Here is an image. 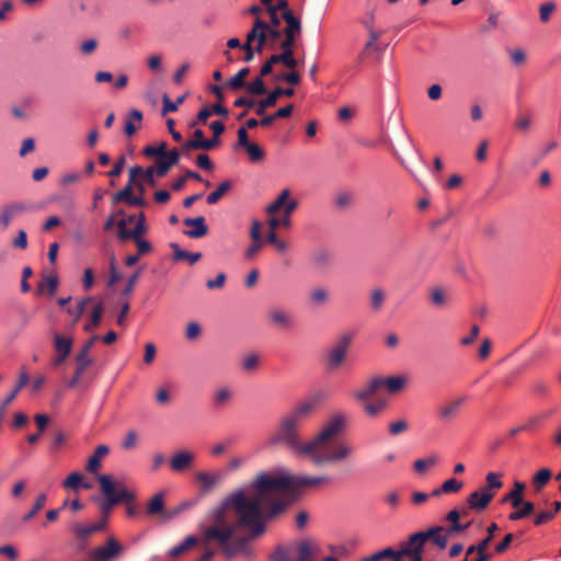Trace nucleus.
<instances>
[{
	"label": "nucleus",
	"mask_w": 561,
	"mask_h": 561,
	"mask_svg": "<svg viewBox=\"0 0 561 561\" xmlns=\"http://www.w3.org/2000/svg\"><path fill=\"white\" fill-rule=\"evenodd\" d=\"M316 405L314 398L296 405L290 413L282 419L275 434L268 439V445L282 444L295 455L308 457L317 467L348 458L353 453L351 446L345 443L329 445V442L341 434L346 426L347 416L343 412L334 413L314 438L307 443L301 442L300 427Z\"/></svg>",
	"instance_id": "f257e3e1"
},
{
	"label": "nucleus",
	"mask_w": 561,
	"mask_h": 561,
	"mask_svg": "<svg viewBox=\"0 0 561 561\" xmlns=\"http://www.w3.org/2000/svg\"><path fill=\"white\" fill-rule=\"evenodd\" d=\"M331 482L328 476H272L260 473L250 489V496L244 493L233 499V505L241 514V522L252 524L260 511H268L271 516L283 512L295 499L300 489L319 488Z\"/></svg>",
	"instance_id": "f03ea898"
},
{
	"label": "nucleus",
	"mask_w": 561,
	"mask_h": 561,
	"mask_svg": "<svg viewBox=\"0 0 561 561\" xmlns=\"http://www.w3.org/2000/svg\"><path fill=\"white\" fill-rule=\"evenodd\" d=\"M243 491H238L229 496L215 513V524L204 530V541H217L227 558H232L240 552L248 551L250 539L260 536L264 531L260 511L257 518L252 524L241 522V514L233 505V499Z\"/></svg>",
	"instance_id": "7ed1b4c3"
},
{
	"label": "nucleus",
	"mask_w": 561,
	"mask_h": 561,
	"mask_svg": "<svg viewBox=\"0 0 561 561\" xmlns=\"http://www.w3.org/2000/svg\"><path fill=\"white\" fill-rule=\"evenodd\" d=\"M100 489L106 501L101 506V515L108 516L113 506L121 502H133L135 494L127 490L121 482H114L112 476L100 474L98 477Z\"/></svg>",
	"instance_id": "20e7f679"
},
{
	"label": "nucleus",
	"mask_w": 561,
	"mask_h": 561,
	"mask_svg": "<svg viewBox=\"0 0 561 561\" xmlns=\"http://www.w3.org/2000/svg\"><path fill=\"white\" fill-rule=\"evenodd\" d=\"M432 531H417L412 534L409 539L400 545L398 550L404 554L409 561H423V552L428 536Z\"/></svg>",
	"instance_id": "39448f33"
},
{
	"label": "nucleus",
	"mask_w": 561,
	"mask_h": 561,
	"mask_svg": "<svg viewBox=\"0 0 561 561\" xmlns=\"http://www.w3.org/2000/svg\"><path fill=\"white\" fill-rule=\"evenodd\" d=\"M282 16L286 26L283 30L284 39L280 42L279 48L280 50L294 49L296 41L302 32L301 20L293 11L283 12Z\"/></svg>",
	"instance_id": "423d86ee"
},
{
	"label": "nucleus",
	"mask_w": 561,
	"mask_h": 561,
	"mask_svg": "<svg viewBox=\"0 0 561 561\" xmlns=\"http://www.w3.org/2000/svg\"><path fill=\"white\" fill-rule=\"evenodd\" d=\"M124 551L123 546L115 537H108L105 546L93 549L89 554L90 561H112Z\"/></svg>",
	"instance_id": "0eeeda50"
},
{
	"label": "nucleus",
	"mask_w": 561,
	"mask_h": 561,
	"mask_svg": "<svg viewBox=\"0 0 561 561\" xmlns=\"http://www.w3.org/2000/svg\"><path fill=\"white\" fill-rule=\"evenodd\" d=\"M352 339V334L344 333L340 336L337 343L330 350L327 362L330 370L336 369L342 365L346 357Z\"/></svg>",
	"instance_id": "6e6552de"
},
{
	"label": "nucleus",
	"mask_w": 561,
	"mask_h": 561,
	"mask_svg": "<svg viewBox=\"0 0 561 561\" xmlns=\"http://www.w3.org/2000/svg\"><path fill=\"white\" fill-rule=\"evenodd\" d=\"M266 319L270 325L279 330H290L295 325L294 316L279 306L268 308Z\"/></svg>",
	"instance_id": "1a4fd4ad"
},
{
	"label": "nucleus",
	"mask_w": 561,
	"mask_h": 561,
	"mask_svg": "<svg viewBox=\"0 0 561 561\" xmlns=\"http://www.w3.org/2000/svg\"><path fill=\"white\" fill-rule=\"evenodd\" d=\"M28 209L26 204L22 202H13L3 205L0 208V230L8 229L10 224Z\"/></svg>",
	"instance_id": "9d476101"
},
{
	"label": "nucleus",
	"mask_w": 561,
	"mask_h": 561,
	"mask_svg": "<svg viewBox=\"0 0 561 561\" xmlns=\"http://www.w3.org/2000/svg\"><path fill=\"white\" fill-rule=\"evenodd\" d=\"M295 94V90L293 88H282L276 87L273 91H271L267 96L257 102V106L255 108V114L259 116L264 115L266 108L274 106L277 103V100L280 96H293Z\"/></svg>",
	"instance_id": "9b49d317"
},
{
	"label": "nucleus",
	"mask_w": 561,
	"mask_h": 561,
	"mask_svg": "<svg viewBox=\"0 0 561 561\" xmlns=\"http://www.w3.org/2000/svg\"><path fill=\"white\" fill-rule=\"evenodd\" d=\"M381 388V378L374 377L363 387L351 391V397L358 402H366Z\"/></svg>",
	"instance_id": "f8f14e48"
},
{
	"label": "nucleus",
	"mask_w": 561,
	"mask_h": 561,
	"mask_svg": "<svg viewBox=\"0 0 561 561\" xmlns=\"http://www.w3.org/2000/svg\"><path fill=\"white\" fill-rule=\"evenodd\" d=\"M194 463V455L188 450H180L170 459V468L174 472L190 470Z\"/></svg>",
	"instance_id": "ddd939ff"
},
{
	"label": "nucleus",
	"mask_w": 561,
	"mask_h": 561,
	"mask_svg": "<svg viewBox=\"0 0 561 561\" xmlns=\"http://www.w3.org/2000/svg\"><path fill=\"white\" fill-rule=\"evenodd\" d=\"M98 339V335L90 337L77 354L76 364L79 368V373H84L85 369L92 364V359L90 358L89 353Z\"/></svg>",
	"instance_id": "4468645a"
},
{
	"label": "nucleus",
	"mask_w": 561,
	"mask_h": 561,
	"mask_svg": "<svg viewBox=\"0 0 561 561\" xmlns=\"http://www.w3.org/2000/svg\"><path fill=\"white\" fill-rule=\"evenodd\" d=\"M183 222L187 227H193V229L184 232L190 238L198 239L206 236L208 232V228L203 216L186 218Z\"/></svg>",
	"instance_id": "2eb2a0df"
},
{
	"label": "nucleus",
	"mask_w": 561,
	"mask_h": 561,
	"mask_svg": "<svg viewBox=\"0 0 561 561\" xmlns=\"http://www.w3.org/2000/svg\"><path fill=\"white\" fill-rule=\"evenodd\" d=\"M494 496L495 494H482L480 491H474L468 496V506L470 510L483 511Z\"/></svg>",
	"instance_id": "dca6fc26"
},
{
	"label": "nucleus",
	"mask_w": 561,
	"mask_h": 561,
	"mask_svg": "<svg viewBox=\"0 0 561 561\" xmlns=\"http://www.w3.org/2000/svg\"><path fill=\"white\" fill-rule=\"evenodd\" d=\"M330 300V293L325 287L318 286L312 288L308 294V302L311 307H322Z\"/></svg>",
	"instance_id": "f3484780"
},
{
	"label": "nucleus",
	"mask_w": 561,
	"mask_h": 561,
	"mask_svg": "<svg viewBox=\"0 0 561 561\" xmlns=\"http://www.w3.org/2000/svg\"><path fill=\"white\" fill-rule=\"evenodd\" d=\"M110 453L106 445H99L93 455L88 459L85 469L91 473H96L101 468V460Z\"/></svg>",
	"instance_id": "a211bd4d"
},
{
	"label": "nucleus",
	"mask_w": 561,
	"mask_h": 561,
	"mask_svg": "<svg viewBox=\"0 0 561 561\" xmlns=\"http://www.w3.org/2000/svg\"><path fill=\"white\" fill-rule=\"evenodd\" d=\"M197 482L201 484L202 491L204 493H208L211 491L221 480L222 476L220 473H207L199 471L195 476Z\"/></svg>",
	"instance_id": "6ab92c4d"
},
{
	"label": "nucleus",
	"mask_w": 561,
	"mask_h": 561,
	"mask_svg": "<svg viewBox=\"0 0 561 561\" xmlns=\"http://www.w3.org/2000/svg\"><path fill=\"white\" fill-rule=\"evenodd\" d=\"M426 531H432V535L428 536V540H432L433 545L438 549L444 550L447 548L450 536L443 526H434Z\"/></svg>",
	"instance_id": "aec40b11"
},
{
	"label": "nucleus",
	"mask_w": 561,
	"mask_h": 561,
	"mask_svg": "<svg viewBox=\"0 0 561 561\" xmlns=\"http://www.w3.org/2000/svg\"><path fill=\"white\" fill-rule=\"evenodd\" d=\"M524 491L525 483L516 481L513 490L504 496L503 502H510L514 508H518L525 502L523 497Z\"/></svg>",
	"instance_id": "412c9836"
},
{
	"label": "nucleus",
	"mask_w": 561,
	"mask_h": 561,
	"mask_svg": "<svg viewBox=\"0 0 561 561\" xmlns=\"http://www.w3.org/2000/svg\"><path fill=\"white\" fill-rule=\"evenodd\" d=\"M465 400H466V397H460V398L453 400L450 403H448L447 405L443 407L439 410L438 417L442 421H449L459 411V409L463 404Z\"/></svg>",
	"instance_id": "4be33fe9"
},
{
	"label": "nucleus",
	"mask_w": 561,
	"mask_h": 561,
	"mask_svg": "<svg viewBox=\"0 0 561 561\" xmlns=\"http://www.w3.org/2000/svg\"><path fill=\"white\" fill-rule=\"evenodd\" d=\"M449 294L442 287H434L430 290V301L436 308H445L449 304Z\"/></svg>",
	"instance_id": "5701e85b"
},
{
	"label": "nucleus",
	"mask_w": 561,
	"mask_h": 561,
	"mask_svg": "<svg viewBox=\"0 0 561 561\" xmlns=\"http://www.w3.org/2000/svg\"><path fill=\"white\" fill-rule=\"evenodd\" d=\"M28 374L25 371L24 368H22L16 386L11 391V393L5 398L3 403L0 405V409H3V415L5 414L7 407L16 398L20 390L28 382Z\"/></svg>",
	"instance_id": "b1692460"
},
{
	"label": "nucleus",
	"mask_w": 561,
	"mask_h": 561,
	"mask_svg": "<svg viewBox=\"0 0 561 561\" xmlns=\"http://www.w3.org/2000/svg\"><path fill=\"white\" fill-rule=\"evenodd\" d=\"M54 348L57 354L69 356L72 350V340L62 334H54Z\"/></svg>",
	"instance_id": "393cba45"
},
{
	"label": "nucleus",
	"mask_w": 561,
	"mask_h": 561,
	"mask_svg": "<svg viewBox=\"0 0 561 561\" xmlns=\"http://www.w3.org/2000/svg\"><path fill=\"white\" fill-rule=\"evenodd\" d=\"M58 278L57 276H45L43 279L38 283L36 288L37 295H43L47 293L48 296L55 295L57 287H58Z\"/></svg>",
	"instance_id": "a878e982"
},
{
	"label": "nucleus",
	"mask_w": 561,
	"mask_h": 561,
	"mask_svg": "<svg viewBox=\"0 0 561 561\" xmlns=\"http://www.w3.org/2000/svg\"><path fill=\"white\" fill-rule=\"evenodd\" d=\"M552 472L548 468L540 469L533 478V486L535 492H540L545 485L549 482L551 479Z\"/></svg>",
	"instance_id": "bb28decb"
},
{
	"label": "nucleus",
	"mask_w": 561,
	"mask_h": 561,
	"mask_svg": "<svg viewBox=\"0 0 561 561\" xmlns=\"http://www.w3.org/2000/svg\"><path fill=\"white\" fill-rule=\"evenodd\" d=\"M265 28V21L256 16L253 22L252 28L247 34V39L244 44L252 45L254 41H259L260 36L265 35L263 30Z\"/></svg>",
	"instance_id": "cd10ccee"
},
{
	"label": "nucleus",
	"mask_w": 561,
	"mask_h": 561,
	"mask_svg": "<svg viewBox=\"0 0 561 561\" xmlns=\"http://www.w3.org/2000/svg\"><path fill=\"white\" fill-rule=\"evenodd\" d=\"M171 248L174 250V259L176 261L187 260L188 263L191 265H193L197 261H199L201 257H202V253L201 252L191 253V252L184 251L176 243H171Z\"/></svg>",
	"instance_id": "c85d7f7f"
},
{
	"label": "nucleus",
	"mask_w": 561,
	"mask_h": 561,
	"mask_svg": "<svg viewBox=\"0 0 561 561\" xmlns=\"http://www.w3.org/2000/svg\"><path fill=\"white\" fill-rule=\"evenodd\" d=\"M405 382L407 380L402 376H391L385 379L381 378V387H386L390 393L400 391L404 387Z\"/></svg>",
	"instance_id": "c756f323"
},
{
	"label": "nucleus",
	"mask_w": 561,
	"mask_h": 561,
	"mask_svg": "<svg viewBox=\"0 0 561 561\" xmlns=\"http://www.w3.org/2000/svg\"><path fill=\"white\" fill-rule=\"evenodd\" d=\"M197 543V538L194 536L186 537L180 545L173 547L169 551V556L171 558H179L184 552H186L188 549H191L193 546Z\"/></svg>",
	"instance_id": "7c9ffc66"
},
{
	"label": "nucleus",
	"mask_w": 561,
	"mask_h": 561,
	"mask_svg": "<svg viewBox=\"0 0 561 561\" xmlns=\"http://www.w3.org/2000/svg\"><path fill=\"white\" fill-rule=\"evenodd\" d=\"M141 119H142V113L140 111H138V110L130 111L129 116L126 119L125 128H124V131L128 137L133 136L136 133L137 127H136L135 123L140 124Z\"/></svg>",
	"instance_id": "2f4dec72"
},
{
	"label": "nucleus",
	"mask_w": 561,
	"mask_h": 561,
	"mask_svg": "<svg viewBox=\"0 0 561 561\" xmlns=\"http://www.w3.org/2000/svg\"><path fill=\"white\" fill-rule=\"evenodd\" d=\"M534 511H535L534 503L529 502V501H525L518 508H516V511L512 512L508 515V519L513 520V522L523 519V518L529 516Z\"/></svg>",
	"instance_id": "473e14b6"
},
{
	"label": "nucleus",
	"mask_w": 561,
	"mask_h": 561,
	"mask_svg": "<svg viewBox=\"0 0 561 561\" xmlns=\"http://www.w3.org/2000/svg\"><path fill=\"white\" fill-rule=\"evenodd\" d=\"M250 69L248 67L242 68L238 71V73L229 79L227 85L232 90H239L242 88H247L245 78L249 75Z\"/></svg>",
	"instance_id": "72a5a7b5"
},
{
	"label": "nucleus",
	"mask_w": 561,
	"mask_h": 561,
	"mask_svg": "<svg viewBox=\"0 0 561 561\" xmlns=\"http://www.w3.org/2000/svg\"><path fill=\"white\" fill-rule=\"evenodd\" d=\"M231 188V182L230 181H224L221 182L216 191L211 192L207 196V203L209 205H214L219 202V199Z\"/></svg>",
	"instance_id": "f704fd0d"
},
{
	"label": "nucleus",
	"mask_w": 561,
	"mask_h": 561,
	"mask_svg": "<svg viewBox=\"0 0 561 561\" xmlns=\"http://www.w3.org/2000/svg\"><path fill=\"white\" fill-rule=\"evenodd\" d=\"M290 195V191L288 188L283 190L275 202L267 206L266 211L270 215H274L284 208L286 202L288 201Z\"/></svg>",
	"instance_id": "c9c22d12"
},
{
	"label": "nucleus",
	"mask_w": 561,
	"mask_h": 561,
	"mask_svg": "<svg viewBox=\"0 0 561 561\" xmlns=\"http://www.w3.org/2000/svg\"><path fill=\"white\" fill-rule=\"evenodd\" d=\"M204 131L202 129H195L193 133V139L186 140L182 147L181 151L183 154L188 153L191 150H202V147H191L194 142H203L204 141Z\"/></svg>",
	"instance_id": "e433bc0d"
},
{
	"label": "nucleus",
	"mask_w": 561,
	"mask_h": 561,
	"mask_svg": "<svg viewBox=\"0 0 561 561\" xmlns=\"http://www.w3.org/2000/svg\"><path fill=\"white\" fill-rule=\"evenodd\" d=\"M72 530L76 534V536L80 539H85L90 537L92 534L101 531L100 526H98L96 524H92L89 526L77 524L73 526Z\"/></svg>",
	"instance_id": "4c0bfd02"
},
{
	"label": "nucleus",
	"mask_w": 561,
	"mask_h": 561,
	"mask_svg": "<svg viewBox=\"0 0 561 561\" xmlns=\"http://www.w3.org/2000/svg\"><path fill=\"white\" fill-rule=\"evenodd\" d=\"M186 96H187V94H183V95L179 96L175 102H173L170 100L168 94H164L162 96V103H163L162 114L165 115L168 113L176 112L178 106L184 102Z\"/></svg>",
	"instance_id": "58836bf2"
},
{
	"label": "nucleus",
	"mask_w": 561,
	"mask_h": 561,
	"mask_svg": "<svg viewBox=\"0 0 561 561\" xmlns=\"http://www.w3.org/2000/svg\"><path fill=\"white\" fill-rule=\"evenodd\" d=\"M331 261V254L329 251L320 249L312 253L311 262L317 267H324L329 265Z\"/></svg>",
	"instance_id": "ea45409f"
},
{
	"label": "nucleus",
	"mask_w": 561,
	"mask_h": 561,
	"mask_svg": "<svg viewBox=\"0 0 561 561\" xmlns=\"http://www.w3.org/2000/svg\"><path fill=\"white\" fill-rule=\"evenodd\" d=\"M103 312H104L103 305L102 304L95 305L92 310V313H91V321H90V323L84 325V331L89 332V331H92L94 328H96L101 322Z\"/></svg>",
	"instance_id": "a19ab883"
},
{
	"label": "nucleus",
	"mask_w": 561,
	"mask_h": 561,
	"mask_svg": "<svg viewBox=\"0 0 561 561\" xmlns=\"http://www.w3.org/2000/svg\"><path fill=\"white\" fill-rule=\"evenodd\" d=\"M437 460H438V458L436 455H432L424 459H417L414 461L413 468L417 473L423 474V473H425L427 468L435 466Z\"/></svg>",
	"instance_id": "79ce46f5"
},
{
	"label": "nucleus",
	"mask_w": 561,
	"mask_h": 561,
	"mask_svg": "<svg viewBox=\"0 0 561 561\" xmlns=\"http://www.w3.org/2000/svg\"><path fill=\"white\" fill-rule=\"evenodd\" d=\"M46 501L47 495L45 493L38 494L32 510L23 516V520H31L45 506Z\"/></svg>",
	"instance_id": "37998d69"
},
{
	"label": "nucleus",
	"mask_w": 561,
	"mask_h": 561,
	"mask_svg": "<svg viewBox=\"0 0 561 561\" xmlns=\"http://www.w3.org/2000/svg\"><path fill=\"white\" fill-rule=\"evenodd\" d=\"M263 33L266 36V42L271 48L275 47L276 41L280 38L283 31L277 27L268 26V23L265 21V28Z\"/></svg>",
	"instance_id": "c03bdc74"
},
{
	"label": "nucleus",
	"mask_w": 561,
	"mask_h": 561,
	"mask_svg": "<svg viewBox=\"0 0 561 561\" xmlns=\"http://www.w3.org/2000/svg\"><path fill=\"white\" fill-rule=\"evenodd\" d=\"M164 508L163 494H156L149 502L147 512L149 515H157Z\"/></svg>",
	"instance_id": "a18cd8bd"
},
{
	"label": "nucleus",
	"mask_w": 561,
	"mask_h": 561,
	"mask_svg": "<svg viewBox=\"0 0 561 561\" xmlns=\"http://www.w3.org/2000/svg\"><path fill=\"white\" fill-rule=\"evenodd\" d=\"M274 80L284 81L290 85H298L301 82V77L299 72H297L296 69H294L289 72H283L275 76Z\"/></svg>",
	"instance_id": "49530a36"
},
{
	"label": "nucleus",
	"mask_w": 561,
	"mask_h": 561,
	"mask_svg": "<svg viewBox=\"0 0 561 561\" xmlns=\"http://www.w3.org/2000/svg\"><path fill=\"white\" fill-rule=\"evenodd\" d=\"M187 179H194L196 181H202V176L197 172L187 170L184 173V175H182L181 178H179L176 181L173 182L172 190L181 191L184 187L185 182H187Z\"/></svg>",
	"instance_id": "de8ad7c7"
},
{
	"label": "nucleus",
	"mask_w": 561,
	"mask_h": 561,
	"mask_svg": "<svg viewBox=\"0 0 561 561\" xmlns=\"http://www.w3.org/2000/svg\"><path fill=\"white\" fill-rule=\"evenodd\" d=\"M144 154L146 157H158V159L164 158L167 154V144L162 141L157 146H147L144 149Z\"/></svg>",
	"instance_id": "09e8293b"
},
{
	"label": "nucleus",
	"mask_w": 561,
	"mask_h": 561,
	"mask_svg": "<svg viewBox=\"0 0 561 561\" xmlns=\"http://www.w3.org/2000/svg\"><path fill=\"white\" fill-rule=\"evenodd\" d=\"M142 273V268H138L127 280V284L125 286V288L122 290L121 295L122 297H126V299L129 298V296L131 295L140 275Z\"/></svg>",
	"instance_id": "8fccbe9b"
},
{
	"label": "nucleus",
	"mask_w": 561,
	"mask_h": 561,
	"mask_svg": "<svg viewBox=\"0 0 561 561\" xmlns=\"http://www.w3.org/2000/svg\"><path fill=\"white\" fill-rule=\"evenodd\" d=\"M386 294L382 289L376 288L371 291L370 306L373 310L379 311L383 305Z\"/></svg>",
	"instance_id": "3c124183"
},
{
	"label": "nucleus",
	"mask_w": 561,
	"mask_h": 561,
	"mask_svg": "<svg viewBox=\"0 0 561 561\" xmlns=\"http://www.w3.org/2000/svg\"><path fill=\"white\" fill-rule=\"evenodd\" d=\"M282 65L290 70L298 67L299 60L295 58L294 49L282 50Z\"/></svg>",
	"instance_id": "603ef678"
},
{
	"label": "nucleus",
	"mask_w": 561,
	"mask_h": 561,
	"mask_svg": "<svg viewBox=\"0 0 561 561\" xmlns=\"http://www.w3.org/2000/svg\"><path fill=\"white\" fill-rule=\"evenodd\" d=\"M83 476L80 472L70 473L66 480L62 481V488L65 489H78L81 485Z\"/></svg>",
	"instance_id": "864d4df0"
},
{
	"label": "nucleus",
	"mask_w": 561,
	"mask_h": 561,
	"mask_svg": "<svg viewBox=\"0 0 561 561\" xmlns=\"http://www.w3.org/2000/svg\"><path fill=\"white\" fill-rule=\"evenodd\" d=\"M244 149L253 162L261 161L264 158V150L257 144L251 142Z\"/></svg>",
	"instance_id": "5fc2aeb1"
},
{
	"label": "nucleus",
	"mask_w": 561,
	"mask_h": 561,
	"mask_svg": "<svg viewBox=\"0 0 561 561\" xmlns=\"http://www.w3.org/2000/svg\"><path fill=\"white\" fill-rule=\"evenodd\" d=\"M247 90L254 95L265 94L266 87H265L264 81L262 80V77H259V78L254 79L253 81H251L250 83H248Z\"/></svg>",
	"instance_id": "6e6d98bb"
},
{
	"label": "nucleus",
	"mask_w": 561,
	"mask_h": 561,
	"mask_svg": "<svg viewBox=\"0 0 561 561\" xmlns=\"http://www.w3.org/2000/svg\"><path fill=\"white\" fill-rule=\"evenodd\" d=\"M386 404L382 401L377 402H366L364 405V411L370 417H376L383 409Z\"/></svg>",
	"instance_id": "4d7b16f0"
},
{
	"label": "nucleus",
	"mask_w": 561,
	"mask_h": 561,
	"mask_svg": "<svg viewBox=\"0 0 561 561\" xmlns=\"http://www.w3.org/2000/svg\"><path fill=\"white\" fill-rule=\"evenodd\" d=\"M267 13H268V16H270V22H267L268 26H273V27L279 28L280 20L283 19V16H282V9H276L273 5H268Z\"/></svg>",
	"instance_id": "13d9d810"
},
{
	"label": "nucleus",
	"mask_w": 561,
	"mask_h": 561,
	"mask_svg": "<svg viewBox=\"0 0 561 561\" xmlns=\"http://www.w3.org/2000/svg\"><path fill=\"white\" fill-rule=\"evenodd\" d=\"M231 391L228 388H220L215 392V404L222 407L228 403L231 399Z\"/></svg>",
	"instance_id": "bf43d9fd"
},
{
	"label": "nucleus",
	"mask_w": 561,
	"mask_h": 561,
	"mask_svg": "<svg viewBox=\"0 0 561 561\" xmlns=\"http://www.w3.org/2000/svg\"><path fill=\"white\" fill-rule=\"evenodd\" d=\"M462 485V482L451 478L443 482L440 491H444L445 493H457L461 490Z\"/></svg>",
	"instance_id": "052dcab7"
},
{
	"label": "nucleus",
	"mask_w": 561,
	"mask_h": 561,
	"mask_svg": "<svg viewBox=\"0 0 561 561\" xmlns=\"http://www.w3.org/2000/svg\"><path fill=\"white\" fill-rule=\"evenodd\" d=\"M131 196H133V190L130 188V185H126L123 190L118 191L117 193H115L112 196V202L113 203L125 202L128 204L129 201L131 199Z\"/></svg>",
	"instance_id": "680f3d73"
},
{
	"label": "nucleus",
	"mask_w": 561,
	"mask_h": 561,
	"mask_svg": "<svg viewBox=\"0 0 561 561\" xmlns=\"http://www.w3.org/2000/svg\"><path fill=\"white\" fill-rule=\"evenodd\" d=\"M108 263H110V278H108L107 285L113 286L115 283H117L122 278V275L117 271L116 260H115L114 254L111 255Z\"/></svg>",
	"instance_id": "e2e57ef3"
},
{
	"label": "nucleus",
	"mask_w": 561,
	"mask_h": 561,
	"mask_svg": "<svg viewBox=\"0 0 561 561\" xmlns=\"http://www.w3.org/2000/svg\"><path fill=\"white\" fill-rule=\"evenodd\" d=\"M502 473L500 472H489L485 477V481L489 489L499 490L503 486V482L501 481Z\"/></svg>",
	"instance_id": "0e129e2a"
},
{
	"label": "nucleus",
	"mask_w": 561,
	"mask_h": 561,
	"mask_svg": "<svg viewBox=\"0 0 561 561\" xmlns=\"http://www.w3.org/2000/svg\"><path fill=\"white\" fill-rule=\"evenodd\" d=\"M397 552H398V550H394L393 548H386L383 550H380V551L374 553L373 556H370L368 558H365L363 561H378L383 558L393 559V557L397 554Z\"/></svg>",
	"instance_id": "69168bd1"
},
{
	"label": "nucleus",
	"mask_w": 561,
	"mask_h": 561,
	"mask_svg": "<svg viewBox=\"0 0 561 561\" xmlns=\"http://www.w3.org/2000/svg\"><path fill=\"white\" fill-rule=\"evenodd\" d=\"M148 228L146 226V216L144 213H140L137 216V222L135 228L133 229L135 233V238L142 237L147 232Z\"/></svg>",
	"instance_id": "338daca9"
},
{
	"label": "nucleus",
	"mask_w": 561,
	"mask_h": 561,
	"mask_svg": "<svg viewBox=\"0 0 561 561\" xmlns=\"http://www.w3.org/2000/svg\"><path fill=\"white\" fill-rule=\"evenodd\" d=\"M157 355V347L153 343L149 342L145 345L144 363L151 365Z\"/></svg>",
	"instance_id": "774afa93"
}]
</instances>
